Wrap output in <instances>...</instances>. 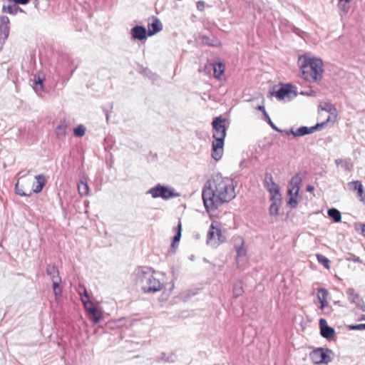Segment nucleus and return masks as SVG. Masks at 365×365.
I'll return each mask as SVG.
<instances>
[{
    "mask_svg": "<svg viewBox=\"0 0 365 365\" xmlns=\"http://www.w3.org/2000/svg\"><path fill=\"white\" fill-rule=\"evenodd\" d=\"M88 203H89V202H88V201H86V202H85V205H86V207H88Z\"/></svg>",
    "mask_w": 365,
    "mask_h": 365,
    "instance_id": "obj_63",
    "label": "nucleus"
},
{
    "mask_svg": "<svg viewBox=\"0 0 365 365\" xmlns=\"http://www.w3.org/2000/svg\"><path fill=\"white\" fill-rule=\"evenodd\" d=\"M269 180L271 185H269V182H267V190L271 194L270 200L272 204L269 206V212L270 215L277 216L279 215L282 196L279 192V186L273 181L272 176H270Z\"/></svg>",
    "mask_w": 365,
    "mask_h": 365,
    "instance_id": "obj_7",
    "label": "nucleus"
},
{
    "mask_svg": "<svg viewBox=\"0 0 365 365\" xmlns=\"http://www.w3.org/2000/svg\"><path fill=\"white\" fill-rule=\"evenodd\" d=\"M319 108L330 113H333V111H336V108L329 103H325L324 106L320 105Z\"/></svg>",
    "mask_w": 365,
    "mask_h": 365,
    "instance_id": "obj_38",
    "label": "nucleus"
},
{
    "mask_svg": "<svg viewBox=\"0 0 365 365\" xmlns=\"http://www.w3.org/2000/svg\"><path fill=\"white\" fill-rule=\"evenodd\" d=\"M335 163L337 166H341L344 170H351L353 168V163L350 159H341L335 160Z\"/></svg>",
    "mask_w": 365,
    "mask_h": 365,
    "instance_id": "obj_23",
    "label": "nucleus"
},
{
    "mask_svg": "<svg viewBox=\"0 0 365 365\" xmlns=\"http://www.w3.org/2000/svg\"><path fill=\"white\" fill-rule=\"evenodd\" d=\"M15 192L16 195L20 196H31V192L27 194L22 189L19 188L18 182L15 185Z\"/></svg>",
    "mask_w": 365,
    "mask_h": 365,
    "instance_id": "obj_43",
    "label": "nucleus"
},
{
    "mask_svg": "<svg viewBox=\"0 0 365 365\" xmlns=\"http://www.w3.org/2000/svg\"><path fill=\"white\" fill-rule=\"evenodd\" d=\"M353 261L355 262H361L360 258L359 257H354V258H353Z\"/></svg>",
    "mask_w": 365,
    "mask_h": 365,
    "instance_id": "obj_57",
    "label": "nucleus"
},
{
    "mask_svg": "<svg viewBox=\"0 0 365 365\" xmlns=\"http://www.w3.org/2000/svg\"><path fill=\"white\" fill-rule=\"evenodd\" d=\"M191 19H192V21L193 22H195V19H196V16L195 14H192V16H191Z\"/></svg>",
    "mask_w": 365,
    "mask_h": 365,
    "instance_id": "obj_62",
    "label": "nucleus"
},
{
    "mask_svg": "<svg viewBox=\"0 0 365 365\" xmlns=\"http://www.w3.org/2000/svg\"><path fill=\"white\" fill-rule=\"evenodd\" d=\"M202 290H203V286L202 284L200 286L193 287L187 291L186 297L191 298V297L198 294L200 292H202Z\"/></svg>",
    "mask_w": 365,
    "mask_h": 365,
    "instance_id": "obj_28",
    "label": "nucleus"
},
{
    "mask_svg": "<svg viewBox=\"0 0 365 365\" xmlns=\"http://www.w3.org/2000/svg\"><path fill=\"white\" fill-rule=\"evenodd\" d=\"M328 291L324 288H319L317 291V299L319 301H327Z\"/></svg>",
    "mask_w": 365,
    "mask_h": 365,
    "instance_id": "obj_37",
    "label": "nucleus"
},
{
    "mask_svg": "<svg viewBox=\"0 0 365 365\" xmlns=\"http://www.w3.org/2000/svg\"><path fill=\"white\" fill-rule=\"evenodd\" d=\"M348 300L350 303L355 304L356 307L365 311V304L359 294L356 293L354 288H348L346 291Z\"/></svg>",
    "mask_w": 365,
    "mask_h": 365,
    "instance_id": "obj_16",
    "label": "nucleus"
},
{
    "mask_svg": "<svg viewBox=\"0 0 365 365\" xmlns=\"http://www.w3.org/2000/svg\"><path fill=\"white\" fill-rule=\"evenodd\" d=\"M295 130H293V128H291L289 130L285 131V134L287 135H289L290 134L293 135L294 136Z\"/></svg>",
    "mask_w": 365,
    "mask_h": 365,
    "instance_id": "obj_54",
    "label": "nucleus"
},
{
    "mask_svg": "<svg viewBox=\"0 0 365 365\" xmlns=\"http://www.w3.org/2000/svg\"><path fill=\"white\" fill-rule=\"evenodd\" d=\"M130 34L131 39L133 41H144L149 36L146 28L143 25H135L132 27L130 31Z\"/></svg>",
    "mask_w": 365,
    "mask_h": 365,
    "instance_id": "obj_14",
    "label": "nucleus"
},
{
    "mask_svg": "<svg viewBox=\"0 0 365 365\" xmlns=\"http://www.w3.org/2000/svg\"><path fill=\"white\" fill-rule=\"evenodd\" d=\"M65 120L61 121L56 128V135L58 137H65L66 135V125Z\"/></svg>",
    "mask_w": 365,
    "mask_h": 365,
    "instance_id": "obj_30",
    "label": "nucleus"
},
{
    "mask_svg": "<svg viewBox=\"0 0 365 365\" xmlns=\"http://www.w3.org/2000/svg\"><path fill=\"white\" fill-rule=\"evenodd\" d=\"M86 133V128L83 125H78L73 128V135L75 137L81 138Z\"/></svg>",
    "mask_w": 365,
    "mask_h": 365,
    "instance_id": "obj_32",
    "label": "nucleus"
},
{
    "mask_svg": "<svg viewBox=\"0 0 365 365\" xmlns=\"http://www.w3.org/2000/svg\"><path fill=\"white\" fill-rule=\"evenodd\" d=\"M16 4H17L14 3V4H11V5H8V6L4 5V6H3L2 11L4 12H7L11 15H14V14H17L18 12H24L23 9L21 8H20Z\"/></svg>",
    "mask_w": 365,
    "mask_h": 365,
    "instance_id": "obj_24",
    "label": "nucleus"
},
{
    "mask_svg": "<svg viewBox=\"0 0 365 365\" xmlns=\"http://www.w3.org/2000/svg\"><path fill=\"white\" fill-rule=\"evenodd\" d=\"M328 215L334 222H339L341 220V212L336 208H330L327 211Z\"/></svg>",
    "mask_w": 365,
    "mask_h": 365,
    "instance_id": "obj_27",
    "label": "nucleus"
},
{
    "mask_svg": "<svg viewBox=\"0 0 365 365\" xmlns=\"http://www.w3.org/2000/svg\"><path fill=\"white\" fill-rule=\"evenodd\" d=\"M146 193L150 195L153 198H162L164 200L180 196V193L176 192L173 187L160 183H158L150 188Z\"/></svg>",
    "mask_w": 365,
    "mask_h": 365,
    "instance_id": "obj_5",
    "label": "nucleus"
},
{
    "mask_svg": "<svg viewBox=\"0 0 365 365\" xmlns=\"http://www.w3.org/2000/svg\"><path fill=\"white\" fill-rule=\"evenodd\" d=\"M302 182V178L299 173L295 174L288 185L287 205L293 209L298 205L297 197Z\"/></svg>",
    "mask_w": 365,
    "mask_h": 365,
    "instance_id": "obj_6",
    "label": "nucleus"
},
{
    "mask_svg": "<svg viewBox=\"0 0 365 365\" xmlns=\"http://www.w3.org/2000/svg\"><path fill=\"white\" fill-rule=\"evenodd\" d=\"M212 138L211 156L215 161H219L223 155L225 138L229 122L222 115L213 118L212 122Z\"/></svg>",
    "mask_w": 365,
    "mask_h": 365,
    "instance_id": "obj_2",
    "label": "nucleus"
},
{
    "mask_svg": "<svg viewBox=\"0 0 365 365\" xmlns=\"http://www.w3.org/2000/svg\"><path fill=\"white\" fill-rule=\"evenodd\" d=\"M320 303L319 309L322 311H324L327 308H328V302L327 301H319Z\"/></svg>",
    "mask_w": 365,
    "mask_h": 365,
    "instance_id": "obj_48",
    "label": "nucleus"
},
{
    "mask_svg": "<svg viewBox=\"0 0 365 365\" xmlns=\"http://www.w3.org/2000/svg\"><path fill=\"white\" fill-rule=\"evenodd\" d=\"M353 186V189L357 191L358 196L361 201H365V193L364 192L363 185L359 180L352 181L349 183Z\"/></svg>",
    "mask_w": 365,
    "mask_h": 365,
    "instance_id": "obj_22",
    "label": "nucleus"
},
{
    "mask_svg": "<svg viewBox=\"0 0 365 365\" xmlns=\"http://www.w3.org/2000/svg\"><path fill=\"white\" fill-rule=\"evenodd\" d=\"M199 71H205V65L203 66H200L199 68Z\"/></svg>",
    "mask_w": 365,
    "mask_h": 365,
    "instance_id": "obj_59",
    "label": "nucleus"
},
{
    "mask_svg": "<svg viewBox=\"0 0 365 365\" xmlns=\"http://www.w3.org/2000/svg\"><path fill=\"white\" fill-rule=\"evenodd\" d=\"M329 117L327 118V121L322 122L321 123H317L315 125L309 127L311 133H312L322 128L326 125L327 122L329 121Z\"/></svg>",
    "mask_w": 365,
    "mask_h": 365,
    "instance_id": "obj_41",
    "label": "nucleus"
},
{
    "mask_svg": "<svg viewBox=\"0 0 365 365\" xmlns=\"http://www.w3.org/2000/svg\"><path fill=\"white\" fill-rule=\"evenodd\" d=\"M210 66L213 71V76L218 81H222L225 79V64L222 60H221L220 58H217L215 61L210 63Z\"/></svg>",
    "mask_w": 365,
    "mask_h": 365,
    "instance_id": "obj_12",
    "label": "nucleus"
},
{
    "mask_svg": "<svg viewBox=\"0 0 365 365\" xmlns=\"http://www.w3.org/2000/svg\"><path fill=\"white\" fill-rule=\"evenodd\" d=\"M107 123L109 121L110 113H105Z\"/></svg>",
    "mask_w": 365,
    "mask_h": 365,
    "instance_id": "obj_58",
    "label": "nucleus"
},
{
    "mask_svg": "<svg viewBox=\"0 0 365 365\" xmlns=\"http://www.w3.org/2000/svg\"><path fill=\"white\" fill-rule=\"evenodd\" d=\"M240 242L241 245L236 247V252H237V257H243L245 256L247 254V250L244 246V240L240 238Z\"/></svg>",
    "mask_w": 365,
    "mask_h": 365,
    "instance_id": "obj_36",
    "label": "nucleus"
},
{
    "mask_svg": "<svg viewBox=\"0 0 365 365\" xmlns=\"http://www.w3.org/2000/svg\"><path fill=\"white\" fill-rule=\"evenodd\" d=\"M301 94L309 96H314L315 92L313 90H310L309 92H302Z\"/></svg>",
    "mask_w": 365,
    "mask_h": 365,
    "instance_id": "obj_51",
    "label": "nucleus"
},
{
    "mask_svg": "<svg viewBox=\"0 0 365 365\" xmlns=\"http://www.w3.org/2000/svg\"><path fill=\"white\" fill-rule=\"evenodd\" d=\"M175 235L172 238V242L170 247L169 252L174 254L176 252L179 245V242L182 236V223L180 219L178 220L177 226L173 227Z\"/></svg>",
    "mask_w": 365,
    "mask_h": 365,
    "instance_id": "obj_15",
    "label": "nucleus"
},
{
    "mask_svg": "<svg viewBox=\"0 0 365 365\" xmlns=\"http://www.w3.org/2000/svg\"><path fill=\"white\" fill-rule=\"evenodd\" d=\"M329 352L331 351L327 348H318L310 352L309 359L315 364H328L331 361Z\"/></svg>",
    "mask_w": 365,
    "mask_h": 365,
    "instance_id": "obj_10",
    "label": "nucleus"
},
{
    "mask_svg": "<svg viewBox=\"0 0 365 365\" xmlns=\"http://www.w3.org/2000/svg\"><path fill=\"white\" fill-rule=\"evenodd\" d=\"M361 320H365V315H363L361 318Z\"/></svg>",
    "mask_w": 365,
    "mask_h": 365,
    "instance_id": "obj_64",
    "label": "nucleus"
},
{
    "mask_svg": "<svg viewBox=\"0 0 365 365\" xmlns=\"http://www.w3.org/2000/svg\"><path fill=\"white\" fill-rule=\"evenodd\" d=\"M361 232L363 235L365 237V224L362 227Z\"/></svg>",
    "mask_w": 365,
    "mask_h": 365,
    "instance_id": "obj_60",
    "label": "nucleus"
},
{
    "mask_svg": "<svg viewBox=\"0 0 365 365\" xmlns=\"http://www.w3.org/2000/svg\"><path fill=\"white\" fill-rule=\"evenodd\" d=\"M302 77L307 81L321 80L324 72L323 63L320 58H304L300 65Z\"/></svg>",
    "mask_w": 365,
    "mask_h": 365,
    "instance_id": "obj_3",
    "label": "nucleus"
},
{
    "mask_svg": "<svg viewBox=\"0 0 365 365\" xmlns=\"http://www.w3.org/2000/svg\"><path fill=\"white\" fill-rule=\"evenodd\" d=\"M220 225L217 222H212L207 235V244L213 247L219 246L226 240L222 233Z\"/></svg>",
    "mask_w": 365,
    "mask_h": 365,
    "instance_id": "obj_8",
    "label": "nucleus"
},
{
    "mask_svg": "<svg viewBox=\"0 0 365 365\" xmlns=\"http://www.w3.org/2000/svg\"><path fill=\"white\" fill-rule=\"evenodd\" d=\"M43 81L44 79L39 75H34V78L31 80L32 87L38 95L44 91Z\"/></svg>",
    "mask_w": 365,
    "mask_h": 365,
    "instance_id": "obj_21",
    "label": "nucleus"
},
{
    "mask_svg": "<svg viewBox=\"0 0 365 365\" xmlns=\"http://www.w3.org/2000/svg\"><path fill=\"white\" fill-rule=\"evenodd\" d=\"M205 8V3L203 1H199L197 3V10L202 11Z\"/></svg>",
    "mask_w": 365,
    "mask_h": 365,
    "instance_id": "obj_47",
    "label": "nucleus"
},
{
    "mask_svg": "<svg viewBox=\"0 0 365 365\" xmlns=\"http://www.w3.org/2000/svg\"><path fill=\"white\" fill-rule=\"evenodd\" d=\"M114 144V140L113 138L110 135L106 136L104 138V149L106 151H108L112 149Z\"/></svg>",
    "mask_w": 365,
    "mask_h": 365,
    "instance_id": "obj_34",
    "label": "nucleus"
},
{
    "mask_svg": "<svg viewBox=\"0 0 365 365\" xmlns=\"http://www.w3.org/2000/svg\"><path fill=\"white\" fill-rule=\"evenodd\" d=\"M349 3V2L340 1V0L339 1L338 6L344 14H346L349 11V6L348 5Z\"/></svg>",
    "mask_w": 365,
    "mask_h": 365,
    "instance_id": "obj_39",
    "label": "nucleus"
},
{
    "mask_svg": "<svg viewBox=\"0 0 365 365\" xmlns=\"http://www.w3.org/2000/svg\"><path fill=\"white\" fill-rule=\"evenodd\" d=\"M310 133H311L309 127L302 126V127L297 128V130H295L294 136L300 137V136H304V135H308Z\"/></svg>",
    "mask_w": 365,
    "mask_h": 365,
    "instance_id": "obj_31",
    "label": "nucleus"
},
{
    "mask_svg": "<svg viewBox=\"0 0 365 365\" xmlns=\"http://www.w3.org/2000/svg\"><path fill=\"white\" fill-rule=\"evenodd\" d=\"M317 259L325 268L329 269L330 267V260L323 255L317 254Z\"/></svg>",
    "mask_w": 365,
    "mask_h": 365,
    "instance_id": "obj_35",
    "label": "nucleus"
},
{
    "mask_svg": "<svg viewBox=\"0 0 365 365\" xmlns=\"http://www.w3.org/2000/svg\"><path fill=\"white\" fill-rule=\"evenodd\" d=\"M60 284L61 282H58L57 281L56 282H52V288H53V292H56V291L57 290V289H59L61 288V287L60 286Z\"/></svg>",
    "mask_w": 365,
    "mask_h": 365,
    "instance_id": "obj_50",
    "label": "nucleus"
},
{
    "mask_svg": "<svg viewBox=\"0 0 365 365\" xmlns=\"http://www.w3.org/2000/svg\"><path fill=\"white\" fill-rule=\"evenodd\" d=\"M9 19L6 16H0V43H3L9 34Z\"/></svg>",
    "mask_w": 365,
    "mask_h": 365,
    "instance_id": "obj_17",
    "label": "nucleus"
},
{
    "mask_svg": "<svg viewBox=\"0 0 365 365\" xmlns=\"http://www.w3.org/2000/svg\"><path fill=\"white\" fill-rule=\"evenodd\" d=\"M189 259L191 260V261H193L195 259V255H191L189 257Z\"/></svg>",
    "mask_w": 365,
    "mask_h": 365,
    "instance_id": "obj_61",
    "label": "nucleus"
},
{
    "mask_svg": "<svg viewBox=\"0 0 365 365\" xmlns=\"http://www.w3.org/2000/svg\"><path fill=\"white\" fill-rule=\"evenodd\" d=\"M294 87L291 84H284L277 91L272 92V96H274L279 100H282L285 97L292 99L297 96V92L294 90Z\"/></svg>",
    "mask_w": 365,
    "mask_h": 365,
    "instance_id": "obj_11",
    "label": "nucleus"
},
{
    "mask_svg": "<svg viewBox=\"0 0 365 365\" xmlns=\"http://www.w3.org/2000/svg\"><path fill=\"white\" fill-rule=\"evenodd\" d=\"M142 73L148 76L150 79H154V77L157 76L155 73H153L149 68H144Z\"/></svg>",
    "mask_w": 365,
    "mask_h": 365,
    "instance_id": "obj_44",
    "label": "nucleus"
},
{
    "mask_svg": "<svg viewBox=\"0 0 365 365\" xmlns=\"http://www.w3.org/2000/svg\"><path fill=\"white\" fill-rule=\"evenodd\" d=\"M154 273L155 271L151 267L146 266L138 267L135 269L131 277L135 285L141 289L145 284H147L148 279Z\"/></svg>",
    "mask_w": 365,
    "mask_h": 365,
    "instance_id": "obj_9",
    "label": "nucleus"
},
{
    "mask_svg": "<svg viewBox=\"0 0 365 365\" xmlns=\"http://www.w3.org/2000/svg\"><path fill=\"white\" fill-rule=\"evenodd\" d=\"M201 196H202V200L204 206L205 207V183L202 185V190H201Z\"/></svg>",
    "mask_w": 365,
    "mask_h": 365,
    "instance_id": "obj_46",
    "label": "nucleus"
},
{
    "mask_svg": "<svg viewBox=\"0 0 365 365\" xmlns=\"http://www.w3.org/2000/svg\"><path fill=\"white\" fill-rule=\"evenodd\" d=\"M264 119L268 123V124L272 127V128L277 132H279V133H282L283 130H280L279 128H278L274 124V123L272 122V120H271V118H269V115L267 113H265V116H264Z\"/></svg>",
    "mask_w": 365,
    "mask_h": 365,
    "instance_id": "obj_40",
    "label": "nucleus"
},
{
    "mask_svg": "<svg viewBox=\"0 0 365 365\" xmlns=\"http://www.w3.org/2000/svg\"><path fill=\"white\" fill-rule=\"evenodd\" d=\"M219 41L217 40L216 41V43H210L208 42V41L207 40V42H206V44L207 45H209V46H217L218 44H219Z\"/></svg>",
    "mask_w": 365,
    "mask_h": 365,
    "instance_id": "obj_56",
    "label": "nucleus"
},
{
    "mask_svg": "<svg viewBox=\"0 0 365 365\" xmlns=\"http://www.w3.org/2000/svg\"><path fill=\"white\" fill-rule=\"evenodd\" d=\"M347 328L349 330H363L365 329V324H351Z\"/></svg>",
    "mask_w": 365,
    "mask_h": 365,
    "instance_id": "obj_42",
    "label": "nucleus"
},
{
    "mask_svg": "<svg viewBox=\"0 0 365 365\" xmlns=\"http://www.w3.org/2000/svg\"><path fill=\"white\" fill-rule=\"evenodd\" d=\"M62 292H63L62 287L57 289L56 292H53L55 300L56 302H58L61 300V299L62 297Z\"/></svg>",
    "mask_w": 365,
    "mask_h": 365,
    "instance_id": "obj_45",
    "label": "nucleus"
},
{
    "mask_svg": "<svg viewBox=\"0 0 365 365\" xmlns=\"http://www.w3.org/2000/svg\"><path fill=\"white\" fill-rule=\"evenodd\" d=\"M78 193L81 196H87L89 192V186L87 181L81 180V182L78 185Z\"/></svg>",
    "mask_w": 365,
    "mask_h": 365,
    "instance_id": "obj_26",
    "label": "nucleus"
},
{
    "mask_svg": "<svg viewBox=\"0 0 365 365\" xmlns=\"http://www.w3.org/2000/svg\"><path fill=\"white\" fill-rule=\"evenodd\" d=\"M319 327H320V334L322 337L330 339L332 338L335 334V330L334 328L328 326L326 319H320L319 322Z\"/></svg>",
    "mask_w": 365,
    "mask_h": 365,
    "instance_id": "obj_19",
    "label": "nucleus"
},
{
    "mask_svg": "<svg viewBox=\"0 0 365 365\" xmlns=\"http://www.w3.org/2000/svg\"><path fill=\"white\" fill-rule=\"evenodd\" d=\"M163 29V24L160 19L155 16H152L149 19V22L148 24V33L149 36H152L160 32Z\"/></svg>",
    "mask_w": 365,
    "mask_h": 365,
    "instance_id": "obj_18",
    "label": "nucleus"
},
{
    "mask_svg": "<svg viewBox=\"0 0 365 365\" xmlns=\"http://www.w3.org/2000/svg\"><path fill=\"white\" fill-rule=\"evenodd\" d=\"M257 109L258 110L262 111V113H263V115H264V116H265V113H267V111L265 110V108H264V106H258L257 107Z\"/></svg>",
    "mask_w": 365,
    "mask_h": 365,
    "instance_id": "obj_53",
    "label": "nucleus"
},
{
    "mask_svg": "<svg viewBox=\"0 0 365 365\" xmlns=\"http://www.w3.org/2000/svg\"><path fill=\"white\" fill-rule=\"evenodd\" d=\"M243 293L242 284L241 282H237L233 287V295L235 298L241 296Z\"/></svg>",
    "mask_w": 365,
    "mask_h": 365,
    "instance_id": "obj_33",
    "label": "nucleus"
},
{
    "mask_svg": "<svg viewBox=\"0 0 365 365\" xmlns=\"http://www.w3.org/2000/svg\"><path fill=\"white\" fill-rule=\"evenodd\" d=\"M83 289V292L79 291L85 309L88 312L89 319L95 324L99 323L103 319L101 312L94 305L91 301L90 296L84 286H79Z\"/></svg>",
    "mask_w": 365,
    "mask_h": 365,
    "instance_id": "obj_4",
    "label": "nucleus"
},
{
    "mask_svg": "<svg viewBox=\"0 0 365 365\" xmlns=\"http://www.w3.org/2000/svg\"><path fill=\"white\" fill-rule=\"evenodd\" d=\"M207 191L212 196L207 197V212L231 201L236 195L232 180L224 178L220 173L212 175L207 180Z\"/></svg>",
    "mask_w": 365,
    "mask_h": 365,
    "instance_id": "obj_1",
    "label": "nucleus"
},
{
    "mask_svg": "<svg viewBox=\"0 0 365 365\" xmlns=\"http://www.w3.org/2000/svg\"><path fill=\"white\" fill-rule=\"evenodd\" d=\"M314 187L313 185H309L307 186L306 190L307 192H311L314 191Z\"/></svg>",
    "mask_w": 365,
    "mask_h": 365,
    "instance_id": "obj_55",
    "label": "nucleus"
},
{
    "mask_svg": "<svg viewBox=\"0 0 365 365\" xmlns=\"http://www.w3.org/2000/svg\"><path fill=\"white\" fill-rule=\"evenodd\" d=\"M46 272L47 275L51 277L52 275L59 274V270L54 264H48L46 267Z\"/></svg>",
    "mask_w": 365,
    "mask_h": 365,
    "instance_id": "obj_29",
    "label": "nucleus"
},
{
    "mask_svg": "<svg viewBox=\"0 0 365 365\" xmlns=\"http://www.w3.org/2000/svg\"><path fill=\"white\" fill-rule=\"evenodd\" d=\"M35 179L36 180V183L33 185L32 192L38 194L42 191L47 181L43 174L37 175L35 176Z\"/></svg>",
    "mask_w": 365,
    "mask_h": 365,
    "instance_id": "obj_20",
    "label": "nucleus"
},
{
    "mask_svg": "<svg viewBox=\"0 0 365 365\" xmlns=\"http://www.w3.org/2000/svg\"><path fill=\"white\" fill-rule=\"evenodd\" d=\"M163 284L152 274L151 277L148 280L147 284H145L141 289L142 292L145 294L155 293L162 289Z\"/></svg>",
    "mask_w": 365,
    "mask_h": 365,
    "instance_id": "obj_13",
    "label": "nucleus"
},
{
    "mask_svg": "<svg viewBox=\"0 0 365 365\" xmlns=\"http://www.w3.org/2000/svg\"><path fill=\"white\" fill-rule=\"evenodd\" d=\"M51 279L52 282H56V281L58 282H61V278L59 276V274H56L54 275H52V277H51Z\"/></svg>",
    "mask_w": 365,
    "mask_h": 365,
    "instance_id": "obj_49",
    "label": "nucleus"
},
{
    "mask_svg": "<svg viewBox=\"0 0 365 365\" xmlns=\"http://www.w3.org/2000/svg\"><path fill=\"white\" fill-rule=\"evenodd\" d=\"M156 362H171L173 363L175 361V356L173 354H170L168 356L165 352H162L155 359Z\"/></svg>",
    "mask_w": 365,
    "mask_h": 365,
    "instance_id": "obj_25",
    "label": "nucleus"
},
{
    "mask_svg": "<svg viewBox=\"0 0 365 365\" xmlns=\"http://www.w3.org/2000/svg\"><path fill=\"white\" fill-rule=\"evenodd\" d=\"M112 108H113V103H110V108H106V107H102V110H103V111L104 114H105V113H110V110H111Z\"/></svg>",
    "mask_w": 365,
    "mask_h": 365,
    "instance_id": "obj_52",
    "label": "nucleus"
}]
</instances>
